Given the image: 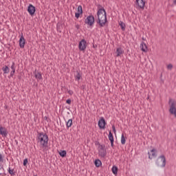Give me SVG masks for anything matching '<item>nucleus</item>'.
I'll return each mask as SVG.
<instances>
[{
    "instance_id": "nucleus-1",
    "label": "nucleus",
    "mask_w": 176,
    "mask_h": 176,
    "mask_svg": "<svg viewBox=\"0 0 176 176\" xmlns=\"http://www.w3.org/2000/svg\"><path fill=\"white\" fill-rule=\"evenodd\" d=\"M97 17L98 19L96 21L100 28H102V27L108 23V19L107 18V11H105V8L100 4L98 6Z\"/></svg>"
},
{
    "instance_id": "nucleus-2",
    "label": "nucleus",
    "mask_w": 176,
    "mask_h": 176,
    "mask_svg": "<svg viewBox=\"0 0 176 176\" xmlns=\"http://www.w3.org/2000/svg\"><path fill=\"white\" fill-rule=\"evenodd\" d=\"M37 141L40 142L43 148H46L47 146V142H49V136L43 132L38 133Z\"/></svg>"
},
{
    "instance_id": "nucleus-3",
    "label": "nucleus",
    "mask_w": 176,
    "mask_h": 176,
    "mask_svg": "<svg viewBox=\"0 0 176 176\" xmlns=\"http://www.w3.org/2000/svg\"><path fill=\"white\" fill-rule=\"evenodd\" d=\"M168 105H170L169 112L170 115H174L175 118H176V100L169 98Z\"/></svg>"
},
{
    "instance_id": "nucleus-4",
    "label": "nucleus",
    "mask_w": 176,
    "mask_h": 176,
    "mask_svg": "<svg viewBox=\"0 0 176 176\" xmlns=\"http://www.w3.org/2000/svg\"><path fill=\"white\" fill-rule=\"evenodd\" d=\"M156 164L158 167H166V157L164 155L160 156L156 160Z\"/></svg>"
},
{
    "instance_id": "nucleus-5",
    "label": "nucleus",
    "mask_w": 176,
    "mask_h": 176,
    "mask_svg": "<svg viewBox=\"0 0 176 176\" xmlns=\"http://www.w3.org/2000/svg\"><path fill=\"white\" fill-rule=\"evenodd\" d=\"M85 24H87V25H89V27H93V25H94V23H96V18H94V16L91 14L85 19Z\"/></svg>"
},
{
    "instance_id": "nucleus-6",
    "label": "nucleus",
    "mask_w": 176,
    "mask_h": 176,
    "mask_svg": "<svg viewBox=\"0 0 176 176\" xmlns=\"http://www.w3.org/2000/svg\"><path fill=\"white\" fill-rule=\"evenodd\" d=\"M87 47L86 40L82 39L78 43V49L80 52H85Z\"/></svg>"
},
{
    "instance_id": "nucleus-7",
    "label": "nucleus",
    "mask_w": 176,
    "mask_h": 176,
    "mask_svg": "<svg viewBox=\"0 0 176 176\" xmlns=\"http://www.w3.org/2000/svg\"><path fill=\"white\" fill-rule=\"evenodd\" d=\"M98 127L100 130H104L105 126H107V122L104 117H101L98 122Z\"/></svg>"
},
{
    "instance_id": "nucleus-8",
    "label": "nucleus",
    "mask_w": 176,
    "mask_h": 176,
    "mask_svg": "<svg viewBox=\"0 0 176 176\" xmlns=\"http://www.w3.org/2000/svg\"><path fill=\"white\" fill-rule=\"evenodd\" d=\"M98 153L99 156L101 157H105V156H107V149L105 148V145H100Z\"/></svg>"
},
{
    "instance_id": "nucleus-9",
    "label": "nucleus",
    "mask_w": 176,
    "mask_h": 176,
    "mask_svg": "<svg viewBox=\"0 0 176 176\" xmlns=\"http://www.w3.org/2000/svg\"><path fill=\"white\" fill-rule=\"evenodd\" d=\"M28 12L30 16H34L35 14V12H36V8L32 4H30L28 6Z\"/></svg>"
},
{
    "instance_id": "nucleus-10",
    "label": "nucleus",
    "mask_w": 176,
    "mask_h": 176,
    "mask_svg": "<svg viewBox=\"0 0 176 176\" xmlns=\"http://www.w3.org/2000/svg\"><path fill=\"white\" fill-rule=\"evenodd\" d=\"M136 6L139 9H144L145 8V1L144 0H135Z\"/></svg>"
},
{
    "instance_id": "nucleus-11",
    "label": "nucleus",
    "mask_w": 176,
    "mask_h": 176,
    "mask_svg": "<svg viewBox=\"0 0 176 176\" xmlns=\"http://www.w3.org/2000/svg\"><path fill=\"white\" fill-rule=\"evenodd\" d=\"M8 130L6 128L0 126V135H2V137L6 138L8 137Z\"/></svg>"
},
{
    "instance_id": "nucleus-12",
    "label": "nucleus",
    "mask_w": 176,
    "mask_h": 176,
    "mask_svg": "<svg viewBox=\"0 0 176 176\" xmlns=\"http://www.w3.org/2000/svg\"><path fill=\"white\" fill-rule=\"evenodd\" d=\"M24 46H25V38L22 35L19 39V47L21 49H24Z\"/></svg>"
},
{
    "instance_id": "nucleus-13",
    "label": "nucleus",
    "mask_w": 176,
    "mask_h": 176,
    "mask_svg": "<svg viewBox=\"0 0 176 176\" xmlns=\"http://www.w3.org/2000/svg\"><path fill=\"white\" fill-rule=\"evenodd\" d=\"M148 159H150V160H152V159H154L155 158V148H153L150 151H148Z\"/></svg>"
},
{
    "instance_id": "nucleus-14",
    "label": "nucleus",
    "mask_w": 176,
    "mask_h": 176,
    "mask_svg": "<svg viewBox=\"0 0 176 176\" xmlns=\"http://www.w3.org/2000/svg\"><path fill=\"white\" fill-rule=\"evenodd\" d=\"M33 74L36 79H38V80L42 79V74H41V72H36V69L33 72Z\"/></svg>"
},
{
    "instance_id": "nucleus-15",
    "label": "nucleus",
    "mask_w": 176,
    "mask_h": 176,
    "mask_svg": "<svg viewBox=\"0 0 176 176\" xmlns=\"http://www.w3.org/2000/svg\"><path fill=\"white\" fill-rule=\"evenodd\" d=\"M140 49L142 52H144L148 50V47L146 46V43H145L144 41H142L140 45Z\"/></svg>"
},
{
    "instance_id": "nucleus-16",
    "label": "nucleus",
    "mask_w": 176,
    "mask_h": 176,
    "mask_svg": "<svg viewBox=\"0 0 176 176\" xmlns=\"http://www.w3.org/2000/svg\"><path fill=\"white\" fill-rule=\"evenodd\" d=\"M123 53H124V52H123V50L121 47L117 48L116 52V54H117L116 57H120Z\"/></svg>"
},
{
    "instance_id": "nucleus-17",
    "label": "nucleus",
    "mask_w": 176,
    "mask_h": 176,
    "mask_svg": "<svg viewBox=\"0 0 176 176\" xmlns=\"http://www.w3.org/2000/svg\"><path fill=\"white\" fill-rule=\"evenodd\" d=\"M58 153L60 157H67V151L60 150V151H58Z\"/></svg>"
},
{
    "instance_id": "nucleus-18",
    "label": "nucleus",
    "mask_w": 176,
    "mask_h": 176,
    "mask_svg": "<svg viewBox=\"0 0 176 176\" xmlns=\"http://www.w3.org/2000/svg\"><path fill=\"white\" fill-rule=\"evenodd\" d=\"M111 171H112L113 174H114V175H117L118 171H119V168H118V166H113V167L111 168Z\"/></svg>"
},
{
    "instance_id": "nucleus-19",
    "label": "nucleus",
    "mask_w": 176,
    "mask_h": 176,
    "mask_svg": "<svg viewBox=\"0 0 176 176\" xmlns=\"http://www.w3.org/2000/svg\"><path fill=\"white\" fill-rule=\"evenodd\" d=\"M109 140L110 142H115V140L113 139V134L112 133V131H109Z\"/></svg>"
},
{
    "instance_id": "nucleus-20",
    "label": "nucleus",
    "mask_w": 176,
    "mask_h": 176,
    "mask_svg": "<svg viewBox=\"0 0 176 176\" xmlns=\"http://www.w3.org/2000/svg\"><path fill=\"white\" fill-rule=\"evenodd\" d=\"M76 80H80V78H82V74L79 71H76V75L75 76Z\"/></svg>"
},
{
    "instance_id": "nucleus-21",
    "label": "nucleus",
    "mask_w": 176,
    "mask_h": 176,
    "mask_svg": "<svg viewBox=\"0 0 176 176\" xmlns=\"http://www.w3.org/2000/svg\"><path fill=\"white\" fill-rule=\"evenodd\" d=\"M2 71L3 74H9L10 72L9 67L5 65L4 67H2Z\"/></svg>"
},
{
    "instance_id": "nucleus-22",
    "label": "nucleus",
    "mask_w": 176,
    "mask_h": 176,
    "mask_svg": "<svg viewBox=\"0 0 176 176\" xmlns=\"http://www.w3.org/2000/svg\"><path fill=\"white\" fill-rule=\"evenodd\" d=\"M94 164H95L96 167H100L102 164V163L101 162V160H96L94 161Z\"/></svg>"
},
{
    "instance_id": "nucleus-23",
    "label": "nucleus",
    "mask_w": 176,
    "mask_h": 176,
    "mask_svg": "<svg viewBox=\"0 0 176 176\" xmlns=\"http://www.w3.org/2000/svg\"><path fill=\"white\" fill-rule=\"evenodd\" d=\"M119 25L121 27L122 31L126 30V24H124V23H123L122 21H120L119 23Z\"/></svg>"
},
{
    "instance_id": "nucleus-24",
    "label": "nucleus",
    "mask_w": 176,
    "mask_h": 176,
    "mask_svg": "<svg viewBox=\"0 0 176 176\" xmlns=\"http://www.w3.org/2000/svg\"><path fill=\"white\" fill-rule=\"evenodd\" d=\"M73 124V120L72 119H69L67 122H66V126L67 129H69L72 126Z\"/></svg>"
},
{
    "instance_id": "nucleus-25",
    "label": "nucleus",
    "mask_w": 176,
    "mask_h": 176,
    "mask_svg": "<svg viewBox=\"0 0 176 176\" xmlns=\"http://www.w3.org/2000/svg\"><path fill=\"white\" fill-rule=\"evenodd\" d=\"M121 144L122 145H124V144H126V138H124V135L122 134L121 136Z\"/></svg>"
},
{
    "instance_id": "nucleus-26",
    "label": "nucleus",
    "mask_w": 176,
    "mask_h": 176,
    "mask_svg": "<svg viewBox=\"0 0 176 176\" xmlns=\"http://www.w3.org/2000/svg\"><path fill=\"white\" fill-rule=\"evenodd\" d=\"M77 11L78 13H83V8H82V6H78Z\"/></svg>"
},
{
    "instance_id": "nucleus-27",
    "label": "nucleus",
    "mask_w": 176,
    "mask_h": 176,
    "mask_svg": "<svg viewBox=\"0 0 176 176\" xmlns=\"http://www.w3.org/2000/svg\"><path fill=\"white\" fill-rule=\"evenodd\" d=\"M14 169H10V168H8V173L10 174V175H14Z\"/></svg>"
},
{
    "instance_id": "nucleus-28",
    "label": "nucleus",
    "mask_w": 176,
    "mask_h": 176,
    "mask_svg": "<svg viewBox=\"0 0 176 176\" xmlns=\"http://www.w3.org/2000/svg\"><path fill=\"white\" fill-rule=\"evenodd\" d=\"M80 14H83V13L76 12V13H75V17H76V19H79V17H80Z\"/></svg>"
},
{
    "instance_id": "nucleus-29",
    "label": "nucleus",
    "mask_w": 176,
    "mask_h": 176,
    "mask_svg": "<svg viewBox=\"0 0 176 176\" xmlns=\"http://www.w3.org/2000/svg\"><path fill=\"white\" fill-rule=\"evenodd\" d=\"M28 163V159L25 158V160H23V166H27Z\"/></svg>"
},
{
    "instance_id": "nucleus-30",
    "label": "nucleus",
    "mask_w": 176,
    "mask_h": 176,
    "mask_svg": "<svg viewBox=\"0 0 176 176\" xmlns=\"http://www.w3.org/2000/svg\"><path fill=\"white\" fill-rule=\"evenodd\" d=\"M15 72H16V70H12L11 72H10V77L13 78Z\"/></svg>"
},
{
    "instance_id": "nucleus-31",
    "label": "nucleus",
    "mask_w": 176,
    "mask_h": 176,
    "mask_svg": "<svg viewBox=\"0 0 176 176\" xmlns=\"http://www.w3.org/2000/svg\"><path fill=\"white\" fill-rule=\"evenodd\" d=\"M15 64L13 62L12 65H11V69H12V71H16V67H14Z\"/></svg>"
},
{
    "instance_id": "nucleus-32",
    "label": "nucleus",
    "mask_w": 176,
    "mask_h": 176,
    "mask_svg": "<svg viewBox=\"0 0 176 176\" xmlns=\"http://www.w3.org/2000/svg\"><path fill=\"white\" fill-rule=\"evenodd\" d=\"M167 69H173V64L170 63L168 66H167Z\"/></svg>"
},
{
    "instance_id": "nucleus-33",
    "label": "nucleus",
    "mask_w": 176,
    "mask_h": 176,
    "mask_svg": "<svg viewBox=\"0 0 176 176\" xmlns=\"http://www.w3.org/2000/svg\"><path fill=\"white\" fill-rule=\"evenodd\" d=\"M112 130H113V132L114 133V134H116V129L115 128V125L112 126Z\"/></svg>"
},
{
    "instance_id": "nucleus-34",
    "label": "nucleus",
    "mask_w": 176,
    "mask_h": 176,
    "mask_svg": "<svg viewBox=\"0 0 176 176\" xmlns=\"http://www.w3.org/2000/svg\"><path fill=\"white\" fill-rule=\"evenodd\" d=\"M71 102H72L71 99H67V100H66V104H68L69 105H71Z\"/></svg>"
},
{
    "instance_id": "nucleus-35",
    "label": "nucleus",
    "mask_w": 176,
    "mask_h": 176,
    "mask_svg": "<svg viewBox=\"0 0 176 176\" xmlns=\"http://www.w3.org/2000/svg\"><path fill=\"white\" fill-rule=\"evenodd\" d=\"M0 162L1 163H3V157L2 156V154L0 153Z\"/></svg>"
},
{
    "instance_id": "nucleus-36",
    "label": "nucleus",
    "mask_w": 176,
    "mask_h": 176,
    "mask_svg": "<svg viewBox=\"0 0 176 176\" xmlns=\"http://www.w3.org/2000/svg\"><path fill=\"white\" fill-rule=\"evenodd\" d=\"M5 171V169L3 168V166H2L1 164H0V171Z\"/></svg>"
},
{
    "instance_id": "nucleus-37",
    "label": "nucleus",
    "mask_w": 176,
    "mask_h": 176,
    "mask_svg": "<svg viewBox=\"0 0 176 176\" xmlns=\"http://www.w3.org/2000/svg\"><path fill=\"white\" fill-rule=\"evenodd\" d=\"M57 31H59V32H61V30H60V25H58V23L57 24Z\"/></svg>"
},
{
    "instance_id": "nucleus-38",
    "label": "nucleus",
    "mask_w": 176,
    "mask_h": 176,
    "mask_svg": "<svg viewBox=\"0 0 176 176\" xmlns=\"http://www.w3.org/2000/svg\"><path fill=\"white\" fill-rule=\"evenodd\" d=\"M68 94L70 95V96H72V94H74V92L71 90L68 91Z\"/></svg>"
},
{
    "instance_id": "nucleus-39",
    "label": "nucleus",
    "mask_w": 176,
    "mask_h": 176,
    "mask_svg": "<svg viewBox=\"0 0 176 176\" xmlns=\"http://www.w3.org/2000/svg\"><path fill=\"white\" fill-rule=\"evenodd\" d=\"M95 145H99V148H100V145H102V144H100V142H97V141H96V142H95Z\"/></svg>"
},
{
    "instance_id": "nucleus-40",
    "label": "nucleus",
    "mask_w": 176,
    "mask_h": 176,
    "mask_svg": "<svg viewBox=\"0 0 176 176\" xmlns=\"http://www.w3.org/2000/svg\"><path fill=\"white\" fill-rule=\"evenodd\" d=\"M81 89H82L83 90H85V89H86V85H82V86H81Z\"/></svg>"
},
{
    "instance_id": "nucleus-41",
    "label": "nucleus",
    "mask_w": 176,
    "mask_h": 176,
    "mask_svg": "<svg viewBox=\"0 0 176 176\" xmlns=\"http://www.w3.org/2000/svg\"><path fill=\"white\" fill-rule=\"evenodd\" d=\"M98 47V45H94V44H93V47H94V49H96V47Z\"/></svg>"
},
{
    "instance_id": "nucleus-42",
    "label": "nucleus",
    "mask_w": 176,
    "mask_h": 176,
    "mask_svg": "<svg viewBox=\"0 0 176 176\" xmlns=\"http://www.w3.org/2000/svg\"><path fill=\"white\" fill-rule=\"evenodd\" d=\"M111 142V147L113 148V142Z\"/></svg>"
},
{
    "instance_id": "nucleus-43",
    "label": "nucleus",
    "mask_w": 176,
    "mask_h": 176,
    "mask_svg": "<svg viewBox=\"0 0 176 176\" xmlns=\"http://www.w3.org/2000/svg\"><path fill=\"white\" fill-rule=\"evenodd\" d=\"M76 28H77V30H78V28H79V25H76Z\"/></svg>"
},
{
    "instance_id": "nucleus-44",
    "label": "nucleus",
    "mask_w": 176,
    "mask_h": 176,
    "mask_svg": "<svg viewBox=\"0 0 176 176\" xmlns=\"http://www.w3.org/2000/svg\"><path fill=\"white\" fill-rule=\"evenodd\" d=\"M173 4L176 5V0H173Z\"/></svg>"
},
{
    "instance_id": "nucleus-45",
    "label": "nucleus",
    "mask_w": 176,
    "mask_h": 176,
    "mask_svg": "<svg viewBox=\"0 0 176 176\" xmlns=\"http://www.w3.org/2000/svg\"><path fill=\"white\" fill-rule=\"evenodd\" d=\"M44 119H45V120H47V116H45V117H44Z\"/></svg>"
},
{
    "instance_id": "nucleus-46",
    "label": "nucleus",
    "mask_w": 176,
    "mask_h": 176,
    "mask_svg": "<svg viewBox=\"0 0 176 176\" xmlns=\"http://www.w3.org/2000/svg\"><path fill=\"white\" fill-rule=\"evenodd\" d=\"M146 39V38L142 37V41H145Z\"/></svg>"
},
{
    "instance_id": "nucleus-47",
    "label": "nucleus",
    "mask_w": 176,
    "mask_h": 176,
    "mask_svg": "<svg viewBox=\"0 0 176 176\" xmlns=\"http://www.w3.org/2000/svg\"><path fill=\"white\" fill-rule=\"evenodd\" d=\"M2 175V170H0V175Z\"/></svg>"
},
{
    "instance_id": "nucleus-48",
    "label": "nucleus",
    "mask_w": 176,
    "mask_h": 176,
    "mask_svg": "<svg viewBox=\"0 0 176 176\" xmlns=\"http://www.w3.org/2000/svg\"><path fill=\"white\" fill-rule=\"evenodd\" d=\"M155 153H156V152H157L156 150H155Z\"/></svg>"
},
{
    "instance_id": "nucleus-49",
    "label": "nucleus",
    "mask_w": 176,
    "mask_h": 176,
    "mask_svg": "<svg viewBox=\"0 0 176 176\" xmlns=\"http://www.w3.org/2000/svg\"><path fill=\"white\" fill-rule=\"evenodd\" d=\"M34 176H38V175H34Z\"/></svg>"
}]
</instances>
